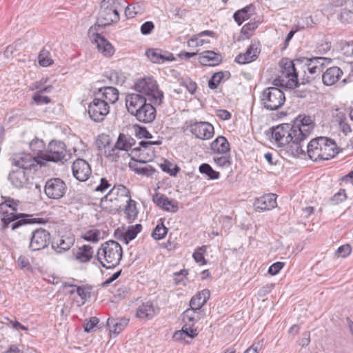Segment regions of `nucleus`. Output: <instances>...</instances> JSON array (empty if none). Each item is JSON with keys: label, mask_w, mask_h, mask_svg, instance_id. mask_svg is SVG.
<instances>
[{"label": "nucleus", "mask_w": 353, "mask_h": 353, "mask_svg": "<svg viewBox=\"0 0 353 353\" xmlns=\"http://www.w3.org/2000/svg\"><path fill=\"white\" fill-rule=\"evenodd\" d=\"M323 60L322 57H314L312 59L301 58L291 61L288 59H283L280 62L281 72L278 78L272 81V84L276 86H284L285 88L294 89L298 84L299 70L301 69L305 73L306 70L310 74L307 79H314L316 75L321 72V66Z\"/></svg>", "instance_id": "f257e3e1"}, {"label": "nucleus", "mask_w": 353, "mask_h": 353, "mask_svg": "<svg viewBox=\"0 0 353 353\" xmlns=\"http://www.w3.org/2000/svg\"><path fill=\"white\" fill-rule=\"evenodd\" d=\"M4 201L0 203V219L2 223L1 229L6 230L11 225L12 230L25 225L39 223L32 214L18 213L19 201L10 197H2Z\"/></svg>", "instance_id": "f03ea898"}, {"label": "nucleus", "mask_w": 353, "mask_h": 353, "mask_svg": "<svg viewBox=\"0 0 353 353\" xmlns=\"http://www.w3.org/2000/svg\"><path fill=\"white\" fill-rule=\"evenodd\" d=\"M272 137L279 147L290 144L288 152L293 157L305 154L302 143L298 136H295L294 128L288 123H283L272 128Z\"/></svg>", "instance_id": "7ed1b4c3"}, {"label": "nucleus", "mask_w": 353, "mask_h": 353, "mask_svg": "<svg viewBox=\"0 0 353 353\" xmlns=\"http://www.w3.org/2000/svg\"><path fill=\"white\" fill-rule=\"evenodd\" d=\"M337 153L336 143L325 137L313 139L307 145V154L314 161L328 160L334 157Z\"/></svg>", "instance_id": "20e7f679"}, {"label": "nucleus", "mask_w": 353, "mask_h": 353, "mask_svg": "<svg viewBox=\"0 0 353 353\" xmlns=\"http://www.w3.org/2000/svg\"><path fill=\"white\" fill-rule=\"evenodd\" d=\"M122 254L123 251L120 244L110 240L101 245L97 251V258L103 268L110 269L119 264Z\"/></svg>", "instance_id": "39448f33"}, {"label": "nucleus", "mask_w": 353, "mask_h": 353, "mask_svg": "<svg viewBox=\"0 0 353 353\" xmlns=\"http://www.w3.org/2000/svg\"><path fill=\"white\" fill-rule=\"evenodd\" d=\"M117 190L121 192L123 196L128 197V203L125 208V214L129 220H134L137 216V211L136 208V202L130 199L129 190L123 185H118L117 188L113 187L109 192L101 199L100 206L110 212H112L117 211L119 206L117 204L111 205L110 203H116L117 200L110 198L114 192Z\"/></svg>", "instance_id": "423d86ee"}, {"label": "nucleus", "mask_w": 353, "mask_h": 353, "mask_svg": "<svg viewBox=\"0 0 353 353\" xmlns=\"http://www.w3.org/2000/svg\"><path fill=\"white\" fill-rule=\"evenodd\" d=\"M134 90L154 105H159L163 101V93L159 89L157 81L152 77L139 79L134 84Z\"/></svg>", "instance_id": "0eeeda50"}, {"label": "nucleus", "mask_w": 353, "mask_h": 353, "mask_svg": "<svg viewBox=\"0 0 353 353\" xmlns=\"http://www.w3.org/2000/svg\"><path fill=\"white\" fill-rule=\"evenodd\" d=\"M277 87L274 85L267 88L262 92L261 103L266 110H276L281 108L285 101L283 92Z\"/></svg>", "instance_id": "6e6552de"}, {"label": "nucleus", "mask_w": 353, "mask_h": 353, "mask_svg": "<svg viewBox=\"0 0 353 353\" xmlns=\"http://www.w3.org/2000/svg\"><path fill=\"white\" fill-rule=\"evenodd\" d=\"M65 153V145L63 142L52 141L44 153L41 154V159L46 161L59 162L64 159Z\"/></svg>", "instance_id": "1a4fd4ad"}, {"label": "nucleus", "mask_w": 353, "mask_h": 353, "mask_svg": "<svg viewBox=\"0 0 353 353\" xmlns=\"http://www.w3.org/2000/svg\"><path fill=\"white\" fill-rule=\"evenodd\" d=\"M110 112V105L104 102L103 99L95 98L89 104L88 114L92 120L96 122H101L104 120L105 116Z\"/></svg>", "instance_id": "9d476101"}, {"label": "nucleus", "mask_w": 353, "mask_h": 353, "mask_svg": "<svg viewBox=\"0 0 353 353\" xmlns=\"http://www.w3.org/2000/svg\"><path fill=\"white\" fill-rule=\"evenodd\" d=\"M300 123L295 124L293 126L295 135L300 138L301 143L305 140L311 134L314 128V123L310 116L299 115L296 119Z\"/></svg>", "instance_id": "9b49d317"}, {"label": "nucleus", "mask_w": 353, "mask_h": 353, "mask_svg": "<svg viewBox=\"0 0 353 353\" xmlns=\"http://www.w3.org/2000/svg\"><path fill=\"white\" fill-rule=\"evenodd\" d=\"M66 188L65 183L61 179H50L46 183L45 193L50 199H59L64 196Z\"/></svg>", "instance_id": "f8f14e48"}, {"label": "nucleus", "mask_w": 353, "mask_h": 353, "mask_svg": "<svg viewBox=\"0 0 353 353\" xmlns=\"http://www.w3.org/2000/svg\"><path fill=\"white\" fill-rule=\"evenodd\" d=\"M188 128L192 134L202 140L211 139L214 132L213 125L205 121L191 122Z\"/></svg>", "instance_id": "ddd939ff"}, {"label": "nucleus", "mask_w": 353, "mask_h": 353, "mask_svg": "<svg viewBox=\"0 0 353 353\" xmlns=\"http://www.w3.org/2000/svg\"><path fill=\"white\" fill-rule=\"evenodd\" d=\"M11 161L12 165L17 166V169H23L25 171L30 170L38 164H43L35 156L25 152L15 154Z\"/></svg>", "instance_id": "4468645a"}, {"label": "nucleus", "mask_w": 353, "mask_h": 353, "mask_svg": "<svg viewBox=\"0 0 353 353\" xmlns=\"http://www.w3.org/2000/svg\"><path fill=\"white\" fill-rule=\"evenodd\" d=\"M161 141H141L139 146L133 149L134 152L139 151V161L142 164L150 161L155 156V151L152 147L154 145H161Z\"/></svg>", "instance_id": "2eb2a0df"}, {"label": "nucleus", "mask_w": 353, "mask_h": 353, "mask_svg": "<svg viewBox=\"0 0 353 353\" xmlns=\"http://www.w3.org/2000/svg\"><path fill=\"white\" fill-rule=\"evenodd\" d=\"M50 241V233L45 229L39 228L32 232L29 247L32 251L40 250L46 248Z\"/></svg>", "instance_id": "dca6fc26"}, {"label": "nucleus", "mask_w": 353, "mask_h": 353, "mask_svg": "<svg viewBox=\"0 0 353 353\" xmlns=\"http://www.w3.org/2000/svg\"><path fill=\"white\" fill-rule=\"evenodd\" d=\"M88 34L92 38L93 42L97 45L98 50L105 57H110L113 55L114 50L112 44L99 33L95 32V28L91 27Z\"/></svg>", "instance_id": "f3484780"}, {"label": "nucleus", "mask_w": 353, "mask_h": 353, "mask_svg": "<svg viewBox=\"0 0 353 353\" xmlns=\"http://www.w3.org/2000/svg\"><path fill=\"white\" fill-rule=\"evenodd\" d=\"M119 20V11L101 6L97 23L98 26H105Z\"/></svg>", "instance_id": "a211bd4d"}, {"label": "nucleus", "mask_w": 353, "mask_h": 353, "mask_svg": "<svg viewBox=\"0 0 353 353\" xmlns=\"http://www.w3.org/2000/svg\"><path fill=\"white\" fill-rule=\"evenodd\" d=\"M72 169L74 176L80 181H86L91 174L89 163L82 159L74 161Z\"/></svg>", "instance_id": "6ab92c4d"}, {"label": "nucleus", "mask_w": 353, "mask_h": 353, "mask_svg": "<svg viewBox=\"0 0 353 353\" xmlns=\"http://www.w3.org/2000/svg\"><path fill=\"white\" fill-rule=\"evenodd\" d=\"M148 100L145 97L138 93L129 94L125 97V105L128 111L134 115L137 113L145 104Z\"/></svg>", "instance_id": "aec40b11"}, {"label": "nucleus", "mask_w": 353, "mask_h": 353, "mask_svg": "<svg viewBox=\"0 0 353 353\" xmlns=\"http://www.w3.org/2000/svg\"><path fill=\"white\" fill-rule=\"evenodd\" d=\"M151 103V102L147 103L134 114L138 121L145 123L154 121L156 117V109Z\"/></svg>", "instance_id": "412c9836"}, {"label": "nucleus", "mask_w": 353, "mask_h": 353, "mask_svg": "<svg viewBox=\"0 0 353 353\" xmlns=\"http://www.w3.org/2000/svg\"><path fill=\"white\" fill-rule=\"evenodd\" d=\"M276 196L275 194H268L257 199L254 203V208L257 211L261 212L270 210L276 206Z\"/></svg>", "instance_id": "4be33fe9"}, {"label": "nucleus", "mask_w": 353, "mask_h": 353, "mask_svg": "<svg viewBox=\"0 0 353 353\" xmlns=\"http://www.w3.org/2000/svg\"><path fill=\"white\" fill-rule=\"evenodd\" d=\"M95 96L103 99L109 105L110 103L113 104L118 101L119 91L113 87H103L99 89L98 92L95 93Z\"/></svg>", "instance_id": "5701e85b"}, {"label": "nucleus", "mask_w": 353, "mask_h": 353, "mask_svg": "<svg viewBox=\"0 0 353 353\" xmlns=\"http://www.w3.org/2000/svg\"><path fill=\"white\" fill-rule=\"evenodd\" d=\"M152 201L157 205L167 211L176 212L178 209L175 200H170L166 196L159 193L153 195Z\"/></svg>", "instance_id": "b1692460"}, {"label": "nucleus", "mask_w": 353, "mask_h": 353, "mask_svg": "<svg viewBox=\"0 0 353 353\" xmlns=\"http://www.w3.org/2000/svg\"><path fill=\"white\" fill-rule=\"evenodd\" d=\"M342 70L336 66L327 68L322 76V81L324 85L330 86L336 83L342 77Z\"/></svg>", "instance_id": "393cba45"}, {"label": "nucleus", "mask_w": 353, "mask_h": 353, "mask_svg": "<svg viewBox=\"0 0 353 353\" xmlns=\"http://www.w3.org/2000/svg\"><path fill=\"white\" fill-rule=\"evenodd\" d=\"M8 179L13 186L20 189L28 183V176L26 174V171L17 168L10 173Z\"/></svg>", "instance_id": "a878e982"}, {"label": "nucleus", "mask_w": 353, "mask_h": 353, "mask_svg": "<svg viewBox=\"0 0 353 353\" xmlns=\"http://www.w3.org/2000/svg\"><path fill=\"white\" fill-rule=\"evenodd\" d=\"M260 52L257 46L251 44L244 54H239L235 58V61L240 64H245L256 59Z\"/></svg>", "instance_id": "bb28decb"}, {"label": "nucleus", "mask_w": 353, "mask_h": 353, "mask_svg": "<svg viewBox=\"0 0 353 353\" xmlns=\"http://www.w3.org/2000/svg\"><path fill=\"white\" fill-rule=\"evenodd\" d=\"M222 61L221 54L214 51H205L200 54L199 61L203 65L214 66L219 65Z\"/></svg>", "instance_id": "cd10ccee"}, {"label": "nucleus", "mask_w": 353, "mask_h": 353, "mask_svg": "<svg viewBox=\"0 0 353 353\" xmlns=\"http://www.w3.org/2000/svg\"><path fill=\"white\" fill-rule=\"evenodd\" d=\"M148 59L153 63H162L167 61H172L174 59L172 54H163L161 50L158 49H149L145 52Z\"/></svg>", "instance_id": "c85d7f7f"}, {"label": "nucleus", "mask_w": 353, "mask_h": 353, "mask_svg": "<svg viewBox=\"0 0 353 353\" xmlns=\"http://www.w3.org/2000/svg\"><path fill=\"white\" fill-rule=\"evenodd\" d=\"M128 322L129 319L125 318H109L107 321V326L109 327L110 332L116 336L127 326Z\"/></svg>", "instance_id": "c756f323"}, {"label": "nucleus", "mask_w": 353, "mask_h": 353, "mask_svg": "<svg viewBox=\"0 0 353 353\" xmlns=\"http://www.w3.org/2000/svg\"><path fill=\"white\" fill-rule=\"evenodd\" d=\"M157 314L156 309L150 302H146L139 306L136 310V316L139 319H150Z\"/></svg>", "instance_id": "7c9ffc66"}, {"label": "nucleus", "mask_w": 353, "mask_h": 353, "mask_svg": "<svg viewBox=\"0 0 353 353\" xmlns=\"http://www.w3.org/2000/svg\"><path fill=\"white\" fill-rule=\"evenodd\" d=\"M132 160L133 161L129 163V167L137 174L150 176H152L156 171L155 169L151 165H140L139 163H141L140 162L139 159L135 160L133 157H132Z\"/></svg>", "instance_id": "2f4dec72"}, {"label": "nucleus", "mask_w": 353, "mask_h": 353, "mask_svg": "<svg viewBox=\"0 0 353 353\" xmlns=\"http://www.w3.org/2000/svg\"><path fill=\"white\" fill-rule=\"evenodd\" d=\"M210 296V292L209 290H203L191 299L190 301V306L193 309L199 310L207 302Z\"/></svg>", "instance_id": "473e14b6"}, {"label": "nucleus", "mask_w": 353, "mask_h": 353, "mask_svg": "<svg viewBox=\"0 0 353 353\" xmlns=\"http://www.w3.org/2000/svg\"><path fill=\"white\" fill-rule=\"evenodd\" d=\"M74 256L75 259L81 263L88 262L93 256L92 248L88 245L79 247L76 252H74Z\"/></svg>", "instance_id": "72a5a7b5"}, {"label": "nucleus", "mask_w": 353, "mask_h": 353, "mask_svg": "<svg viewBox=\"0 0 353 353\" xmlns=\"http://www.w3.org/2000/svg\"><path fill=\"white\" fill-rule=\"evenodd\" d=\"M212 150L217 154H225L230 151V144L223 136H219L211 143Z\"/></svg>", "instance_id": "f704fd0d"}, {"label": "nucleus", "mask_w": 353, "mask_h": 353, "mask_svg": "<svg viewBox=\"0 0 353 353\" xmlns=\"http://www.w3.org/2000/svg\"><path fill=\"white\" fill-rule=\"evenodd\" d=\"M254 10V7L253 5L250 4L241 10L234 12L233 15L234 19L239 25H241L244 21L248 19L252 16Z\"/></svg>", "instance_id": "c9c22d12"}, {"label": "nucleus", "mask_w": 353, "mask_h": 353, "mask_svg": "<svg viewBox=\"0 0 353 353\" xmlns=\"http://www.w3.org/2000/svg\"><path fill=\"white\" fill-rule=\"evenodd\" d=\"M115 143L120 150L128 151L135 144V140L130 135L121 133Z\"/></svg>", "instance_id": "e433bc0d"}, {"label": "nucleus", "mask_w": 353, "mask_h": 353, "mask_svg": "<svg viewBox=\"0 0 353 353\" xmlns=\"http://www.w3.org/2000/svg\"><path fill=\"white\" fill-rule=\"evenodd\" d=\"M200 319L199 310L190 308L187 309L182 314V319L184 324L194 325Z\"/></svg>", "instance_id": "4c0bfd02"}, {"label": "nucleus", "mask_w": 353, "mask_h": 353, "mask_svg": "<svg viewBox=\"0 0 353 353\" xmlns=\"http://www.w3.org/2000/svg\"><path fill=\"white\" fill-rule=\"evenodd\" d=\"M141 228L142 226L140 224L131 226L126 232L121 234L119 239L123 241L124 243L128 244L130 241L135 239L138 233L141 232Z\"/></svg>", "instance_id": "58836bf2"}, {"label": "nucleus", "mask_w": 353, "mask_h": 353, "mask_svg": "<svg viewBox=\"0 0 353 353\" xmlns=\"http://www.w3.org/2000/svg\"><path fill=\"white\" fill-rule=\"evenodd\" d=\"M74 241L75 239L73 235L62 236L56 243L57 249H59L57 252H61L62 251L68 250L73 245Z\"/></svg>", "instance_id": "ea45409f"}, {"label": "nucleus", "mask_w": 353, "mask_h": 353, "mask_svg": "<svg viewBox=\"0 0 353 353\" xmlns=\"http://www.w3.org/2000/svg\"><path fill=\"white\" fill-rule=\"evenodd\" d=\"M30 150L37 154L36 158L41 161V156L42 153H44V143L42 140L39 139H34L30 143Z\"/></svg>", "instance_id": "a19ab883"}, {"label": "nucleus", "mask_w": 353, "mask_h": 353, "mask_svg": "<svg viewBox=\"0 0 353 353\" xmlns=\"http://www.w3.org/2000/svg\"><path fill=\"white\" fill-rule=\"evenodd\" d=\"M229 76H230V73L228 72H219L214 73L208 81L209 88L211 89L216 88L218 85L221 81V80L225 77L228 78Z\"/></svg>", "instance_id": "79ce46f5"}, {"label": "nucleus", "mask_w": 353, "mask_h": 353, "mask_svg": "<svg viewBox=\"0 0 353 353\" xmlns=\"http://www.w3.org/2000/svg\"><path fill=\"white\" fill-rule=\"evenodd\" d=\"M160 167L163 172L168 173L170 176H176L179 171V168L174 165L168 160L165 159L163 163L160 164Z\"/></svg>", "instance_id": "37998d69"}, {"label": "nucleus", "mask_w": 353, "mask_h": 353, "mask_svg": "<svg viewBox=\"0 0 353 353\" xmlns=\"http://www.w3.org/2000/svg\"><path fill=\"white\" fill-rule=\"evenodd\" d=\"M201 173L205 174L210 179H217L219 177V172L214 170L212 167L207 164L203 163L199 166Z\"/></svg>", "instance_id": "c03bdc74"}, {"label": "nucleus", "mask_w": 353, "mask_h": 353, "mask_svg": "<svg viewBox=\"0 0 353 353\" xmlns=\"http://www.w3.org/2000/svg\"><path fill=\"white\" fill-rule=\"evenodd\" d=\"M100 234L99 230L94 229L85 232L82 234L81 237L87 241L97 243L99 241Z\"/></svg>", "instance_id": "a18cd8bd"}, {"label": "nucleus", "mask_w": 353, "mask_h": 353, "mask_svg": "<svg viewBox=\"0 0 353 353\" xmlns=\"http://www.w3.org/2000/svg\"><path fill=\"white\" fill-rule=\"evenodd\" d=\"M123 2H124L123 0H103L101 6L119 11L124 6Z\"/></svg>", "instance_id": "49530a36"}, {"label": "nucleus", "mask_w": 353, "mask_h": 353, "mask_svg": "<svg viewBox=\"0 0 353 353\" xmlns=\"http://www.w3.org/2000/svg\"><path fill=\"white\" fill-rule=\"evenodd\" d=\"M141 8L139 3H132L128 5L125 10V14L128 18H133L137 14L141 13Z\"/></svg>", "instance_id": "de8ad7c7"}, {"label": "nucleus", "mask_w": 353, "mask_h": 353, "mask_svg": "<svg viewBox=\"0 0 353 353\" xmlns=\"http://www.w3.org/2000/svg\"><path fill=\"white\" fill-rule=\"evenodd\" d=\"M168 232V228L163 224L157 225L153 230L152 236L155 240H160L165 237Z\"/></svg>", "instance_id": "09e8293b"}, {"label": "nucleus", "mask_w": 353, "mask_h": 353, "mask_svg": "<svg viewBox=\"0 0 353 353\" xmlns=\"http://www.w3.org/2000/svg\"><path fill=\"white\" fill-rule=\"evenodd\" d=\"M39 63L43 67H48L53 63L48 51L41 50L40 52L39 55Z\"/></svg>", "instance_id": "8fccbe9b"}, {"label": "nucleus", "mask_w": 353, "mask_h": 353, "mask_svg": "<svg viewBox=\"0 0 353 353\" xmlns=\"http://www.w3.org/2000/svg\"><path fill=\"white\" fill-rule=\"evenodd\" d=\"M121 151L119 148H117L116 143L114 144L113 148L108 147L105 148V155L106 157L109 158L111 161H117L119 157V152Z\"/></svg>", "instance_id": "3c124183"}, {"label": "nucleus", "mask_w": 353, "mask_h": 353, "mask_svg": "<svg viewBox=\"0 0 353 353\" xmlns=\"http://www.w3.org/2000/svg\"><path fill=\"white\" fill-rule=\"evenodd\" d=\"M214 161L216 165L219 167H229L231 164L230 157L227 155L221 156L219 157H214Z\"/></svg>", "instance_id": "603ef678"}, {"label": "nucleus", "mask_w": 353, "mask_h": 353, "mask_svg": "<svg viewBox=\"0 0 353 353\" xmlns=\"http://www.w3.org/2000/svg\"><path fill=\"white\" fill-rule=\"evenodd\" d=\"M98 323H99L98 318H97L95 316L91 317L88 321H86L83 323V327H84L85 332H92Z\"/></svg>", "instance_id": "864d4df0"}, {"label": "nucleus", "mask_w": 353, "mask_h": 353, "mask_svg": "<svg viewBox=\"0 0 353 353\" xmlns=\"http://www.w3.org/2000/svg\"><path fill=\"white\" fill-rule=\"evenodd\" d=\"M33 100L37 105L48 104L51 99L47 96H43L41 93L37 92L33 96Z\"/></svg>", "instance_id": "5fc2aeb1"}, {"label": "nucleus", "mask_w": 353, "mask_h": 353, "mask_svg": "<svg viewBox=\"0 0 353 353\" xmlns=\"http://www.w3.org/2000/svg\"><path fill=\"white\" fill-rule=\"evenodd\" d=\"M181 331L190 338H194L198 334L196 329L194 328V325L184 324Z\"/></svg>", "instance_id": "6e6d98bb"}, {"label": "nucleus", "mask_w": 353, "mask_h": 353, "mask_svg": "<svg viewBox=\"0 0 353 353\" xmlns=\"http://www.w3.org/2000/svg\"><path fill=\"white\" fill-rule=\"evenodd\" d=\"M17 264L21 269H25L27 270H31V265L30 263L29 259L25 256H20L18 258Z\"/></svg>", "instance_id": "4d7b16f0"}, {"label": "nucleus", "mask_w": 353, "mask_h": 353, "mask_svg": "<svg viewBox=\"0 0 353 353\" xmlns=\"http://www.w3.org/2000/svg\"><path fill=\"white\" fill-rule=\"evenodd\" d=\"M351 251H352L351 247L349 245L346 244V245L340 246L337 249L336 254L339 256L346 257L351 253Z\"/></svg>", "instance_id": "13d9d810"}, {"label": "nucleus", "mask_w": 353, "mask_h": 353, "mask_svg": "<svg viewBox=\"0 0 353 353\" xmlns=\"http://www.w3.org/2000/svg\"><path fill=\"white\" fill-rule=\"evenodd\" d=\"M110 187V184L105 178H101L100 179L99 185H97L94 188V190L97 192H104L107 189Z\"/></svg>", "instance_id": "bf43d9fd"}, {"label": "nucleus", "mask_w": 353, "mask_h": 353, "mask_svg": "<svg viewBox=\"0 0 353 353\" xmlns=\"http://www.w3.org/2000/svg\"><path fill=\"white\" fill-rule=\"evenodd\" d=\"M284 263L282 262H276L273 263L268 270V273L271 275H276L283 267Z\"/></svg>", "instance_id": "052dcab7"}, {"label": "nucleus", "mask_w": 353, "mask_h": 353, "mask_svg": "<svg viewBox=\"0 0 353 353\" xmlns=\"http://www.w3.org/2000/svg\"><path fill=\"white\" fill-rule=\"evenodd\" d=\"M346 199V194L345 190H340L339 192L334 195L332 201L335 203H339L343 201Z\"/></svg>", "instance_id": "680f3d73"}, {"label": "nucleus", "mask_w": 353, "mask_h": 353, "mask_svg": "<svg viewBox=\"0 0 353 353\" xmlns=\"http://www.w3.org/2000/svg\"><path fill=\"white\" fill-rule=\"evenodd\" d=\"M154 24L151 21L145 22L141 27V32L143 34H148L154 28Z\"/></svg>", "instance_id": "e2e57ef3"}, {"label": "nucleus", "mask_w": 353, "mask_h": 353, "mask_svg": "<svg viewBox=\"0 0 353 353\" xmlns=\"http://www.w3.org/2000/svg\"><path fill=\"white\" fill-rule=\"evenodd\" d=\"M216 116L222 120H228L231 117V114L226 110H219Z\"/></svg>", "instance_id": "0e129e2a"}, {"label": "nucleus", "mask_w": 353, "mask_h": 353, "mask_svg": "<svg viewBox=\"0 0 353 353\" xmlns=\"http://www.w3.org/2000/svg\"><path fill=\"white\" fill-rule=\"evenodd\" d=\"M8 321H10V324L12 327V328H14V329H15L17 330H28L27 327L21 325L17 321H13V320H10V319H8Z\"/></svg>", "instance_id": "69168bd1"}, {"label": "nucleus", "mask_w": 353, "mask_h": 353, "mask_svg": "<svg viewBox=\"0 0 353 353\" xmlns=\"http://www.w3.org/2000/svg\"><path fill=\"white\" fill-rule=\"evenodd\" d=\"M121 270H119L115 273H114L109 279H108L102 283V286L105 287L108 286L112 281L116 280L121 274Z\"/></svg>", "instance_id": "338daca9"}, {"label": "nucleus", "mask_w": 353, "mask_h": 353, "mask_svg": "<svg viewBox=\"0 0 353 353\" xmlns=\"http://www.w3.org/2000/svg\"><path fill=\"white\" fill-rule=\"evenodd\" d=\"M192 256L196 262L201 263L202 265H204L206 263V261L205 260L203 255H202L201 253L195 251L193 253Z\"/></svg>", "instance_id": "774afa93"}]
</instances>
